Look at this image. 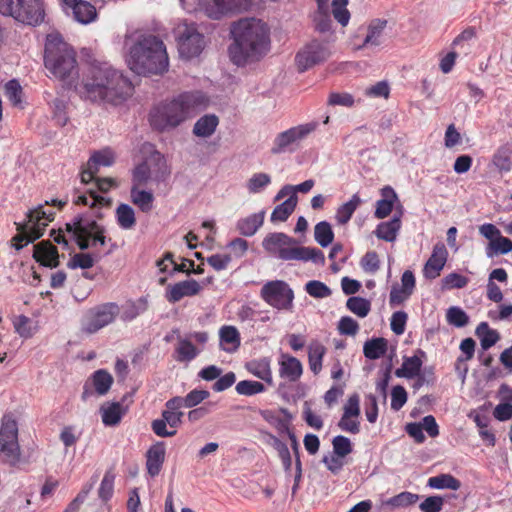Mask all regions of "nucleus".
I'll list each match as a JSON object with an SVG mask.
<instances>
[{
	"mask_svg": "<svg viewBox=\"0 0 512 512\" xmlns=\"http://www.w3.org/2000/svg\"><path fill=\"white\" fill-rule=\"evenodd\" d=\"M360 397L352 394L343 406V414L338 422V427L345 432L357 434L360 431Z\"/></svg>",
	"mask_w": 512,
	"mask_h": 512,
	"instance_id": "17",
	"label": "nucleus"
},
{
	"mask_svg": "<svg viewBox=\"0 0 512 512\" xmlns=\"http://www.w3.org/2000/svg\"><path fill=\"white\" fill-rule=\"evenodd\" d=\"M303 373L302 363L288 354H282L279 361V375L291 382L297 381Z\"/></svg>",
	"mask_w": 512,
	"mask_h": 512,
	"instance_id": "24",
	"label": "nucleus"
},
{
	"mask_svg": "<svg viewBox=\"0 0 512 512\" xmlns=\"http://www.w3.org/2000/svg\"><path fill=\"white\" fill-rule=\"evenodd\" d=\"M101 418L106 426H115L119 424L126 413V408L120 403H104L100 408Z\"/></svg>",
	"mask_w": 512,
	"mask_h": 512,
	"instance_id": "31",
	"label": "nucleus"
},
{
	"mask_svg": "<svg viewBox=\"0 0 512 512\" xmlns=\"http://www.w3.org/2000/svg\"><path fill=\"white\" fill-rule=\"evenodd\" d=\"M126 63L129 69L144 77L162 76L169 70L165 44L153 34H142L137 39L127 38Z\"/></svg>",
	"mask_w": 512,
	"mask_h": 512,
	"instance_id": "2",
	"label": "nucleus"
},
{
	"mask_svg": "<svg viewBox=\"0 0 512 512\" xmlns=\"http://www.w3.org/2000/svg\"><path fill=\"white\" fill-rule=\"evenodd\" d=\"M165 445L163 442H157L147 451L146 467L151 476H156L161 471L165 460Z\"/></svg>",
	"mask_w": 512,
	"mask_h": 512,
	"instance_id": "26",
	"label": "nucleus"
},
{
	"mask_svg": "<svg viewBox=\"0 0 512 512\" xmlns=\"http://www.w3.org/2000/svg\"><path fill=\"white\" fill-rule=\"evenodd\" d=\"M298 198L289 197L283 203L277 205L271 213V222H284L293 213L297 206Z\"/></svg>",
	"mask_w": 512,
	"mask_h": 512,
	"instance_id": "44",
	"label": "nucleus"
},
{
	"mask_svg": "<svg viewBox=\"0 0 512 512\" xmlns=\"http://www.w3.org/2000/svg\"><path fill=\"white\" fill-rule=\"evenodd\" d=\"M0 452L5 461L12 466L20 463V447L18 443V425L9 414L2 417L0 426Z\"/></svg>",
	"mask_w": 512,
	"mask_h": 512,
	"instance_id": "10",
	"label": "nucleus"
},
{
	"mask_svg": "<svg viewBox=\"0 0 512 512\" xmlns=\"http://www.w3.org/2000/svg\"><path fill=\"white\" fill-rule=\"evenodd\" d=\"M254 0H213L216 11L208 10L211 18L219 19L227 14L241 13L249 10Z\"/></svg>",
	"mask_w": 512,
	"mask_h": 512,
	"instance_id": "22",
	"label": "nucleus"
},
{
	"mask_svg": "<svg viewBox=\"0 0 512 512\" xmlns=\"http://www.w3.org/2000/svg\"><path fill=\"white\" fill-rule=\"evenodd\" d=\"M178 51L182 58L191 59L198 56L204 46L203 34H180L177 39Z\"/></svg>",
	"mask_w": 512,
	"mask_h": 512,
	"instance_id": "20",
	"label": "nucleus"
},
{
	"mask_svg": "<svg viewBox=\"0 0 512 512\" xmlns=\"http://www.w3.org/2000/svg\"><path fill=\"white\" fill-rule=\"evenodd\" d=\"M34 258L43 266L56 267L59 263V254L54 245L41 242L34 246Z\"/></svg>",
	"mask_w": 512,
	"mask_h": 512,
	"instance_id": "25",
	"label": "nucleus"
},
{
	"mask_svg": "<svg viewBox=\"0 0 512 512\" xmlns=\"http://www.w3.org/2000/svg\"><path fill=\"white\" fill-rule=\"evenodd\" d=\"M265 218V211L251 214L242 218L237 223V229L243 236H253L258 229L263 225Z\"/></svg>",
	"mask_w": 512,
	"mask_h": 512,
	"instance_id": "33",
	"label": "nucleus"
},
{
	"mask_svg": "<svg viewBox=\"0 0 512 512\" xmlns=\"http://www.w3.org/2000/svg\"><path fill=\"white\" fill-rule=\"evenodd\" d=\"M307 293L314 298H326L331 295L330 288L323 282L312 280L306 284Z\"/></svg>",
	"mask_w": 512,
	"mask_h": 512,
	"instance_id": "63",
	"label": "nucleus"
},
{
	"mask_svg": "<svg viewBox=\"0 0 512 512\" xmlns=\"http://www.w3.org/2000/svg\"><path fill=\"white\" fill-rule=\"evenodd\" d=\"M88 192L89 195L86 193L75 192L72 197L73 204L89 206L92 209L111 206L112 200L110 198L99 196L92 189H90Z\"/></svg>",
	"mask_w": 512,
	"mask_h": 512,
	"instance_id": "27",
	"label": "nucleus"
},
{
	"mask_svg": "<svg viewBox=\"0 0 512 512\" xmlns=\"http://www.w3.org/2000/svg\"><path fill=\"white\" fill-rule=\"evenodd\" d=\"M62 34H47L44 65L49 78L64 81V43Z\"/></svg>",
	"mask_w": 512,
	"mask_h": 512,
	"instance_id": "11",
	"label": "nucleus"
},
{
	"mask_svg": "<svg viewBox=\"0 0 512 512\" xmlns=\"http://www.w3.org/2000/svg\"><path fill=\"white\" fill-rule=\"evenodd\" d=\"M270 46L268 34H232L228 57L234 65L245 67L260 61Z\"/></svg>",
	"mask_w": 512,
	"mask_h": 512,
	"instance_id": "4",
	"label": "nucleus"
},
{
	"mask_svg": "<svg viewBox=\"0 0 512 512\" xmlns=\"http://www.w3.org/2000/svg\"><path fill=\"white\" fill-rule=\"evenodd\" d=\"M263 299L277 309H288L293 300V292L283 281H272L263 286Z\"/></svg>",
	"mask_w": 512,
	"mask_h": 512,
	"instance_id": "15",
	"label": "nucleus"
},
{
	"mask_svg": "<svg viewBox=\"0 0 512 512\" xmlns=\"http://www.w3.org/2000/svg\"><path fill=\"white\" fill-rule=\"evenodd\" d=\"M428 486L433 489H451L458 490L461 486L459 480L450 474H441L429 478Z\"/></svg>",
	"mask_w": 512,
	"mask_h": 512,
	"instance_id": "50",
	"label": "nucleus"
},
{
	"mask_svg": "<svg viewBox=\"0 0 512 512\" xmlns=\"http://www.w3.org/2000/svg\"><path fill=\"white\" fill-rule=\"evenodd\" d=\"M419 499L417 494L411 492H401L398 495L391 497L383 502L384 506L391 509L406 508L415 504Z\"/></svg>",
	"mask_w": 512,
	"mask_h": 512,
	"instance_id": "49",
	"label": "nucleus"
},
{
	"mask_svg": "<svg viewBox=\"0 0 512 512\" xmlns=\"http://www.w3.org/2000/svg\"><path fill=\"white\" fill-rule=\"evenodd\" d=\"M447 257L448 252L445 245L443 243H437L433 248V252L430 258L427 260L424 266V277L428 279L437 278L445 266Z\"/></svg>",
	"mask_w": 512,
	"mask_h": 512,
	"instance_id": "21",
	"label": "nucleus"
},
{
	"mask_svg": "<svg viewBox=\"0 0 512 512\" xmlns=\"http://www.w3.org/2000/svg\"><path fill=\"white\" fill-rule=\"evenodd\" d=\"M209 392L206 390H192L184 398L180 397L182 407H194L209 397Z\"/></svg>",
	"mask_w": 512,
	"mask_h": 512,
	"instance_id": "61",
	"label": "nucleus"
},
{
	"mask_svg": "<svg viewBox=\"0 0 512 512\" xmlns=\"http://www.w3.org/2000/svg\"><path fill=\"white\" fill-rule=\"evenodd\" d=\"M512 252V241L501 234L486 247V254L492 258L497 255H504Z\"/></svg>",
	"mask_w": 512,
	"mask_h": 512,
	"instance_id": "47",
	"label": "nucleus"
},
{
	"mask_svg": "<svg viewBox=\"0 0 512 512\" xmlns=\"http://www.w3.org/2000/svg\"><path fill=\"white\" fill-rule=\"evenodd\" d=\"M317 128L316 122L305 123L294 126L286 131L279 133L272 147V153L279 154L298 145L303 139L308 137Z\"/></svg>",
	"mask_w": 512,
	"mask_h": 512,
	"instance_id": "13",
	"label": "nucleus"
},
{
	"mask_svg": "<svg viewBox=\"0 0 512 512\" xmlns=\"http://www.w3.org/2000/svg\"><path fill=\"white\" fill-rule=\"evenodd\" d=\"M271 176L264 172L254 173L246 181V189L249 194H259L271 184Z\"/></svg>",
	"mask_w": 512,
	"mask_h": 512,
	"instance_id": "46",
	"label": "nucleus"
},
{
	"mask_svg": "<svg viewBox=\"0 0 512 512\" xmlns=\"http://www.w3.org/2000/svg\"><path fill=\"white\" fill-rule=\"evenodd\" d=\"M66 232L72 233L74 241L82 250L106 245L105 229L95 220L79 216L73 223H66Z\"/></svg>",
	"mask_w": 512,
	"mask_h": 512,
	"instance_id": "9",
	"label": "nucleus"
},
{
	"mask_svg": "<svg viewBox=\"0 0 512 512\" xmlns=\"http://www.w3.org/2000/svg\"><path fill=\"white\" fill-rule=\"evenodd\" d=\"M4 92L7 99L13 106H21L22 103V87L18 80H9L4 86Z\"/></svg>",
	"mask_w": 512,
	"mask_h": 512,
	"instance_id": "54",
	"label": "nucleus"
},
{
	"mask_svg": "<svg viewBox=\"0 0 512 512\" xmlns=\"http://www.w3.org/2000/svg\"><path fill=\"white\" fill-rule=\"evenodd\" d=\"M201 291L200 284L194 279L177 282L166 288L165 298L170 303H176L184 297H191L199 294Z\"/></svg>",
	"mask_w": 512,
	"mask_h": 512,
	"instance_id": "19",
	"label": "nucleus"
},
{
	"mask_svg": "<svg viewBox=\"0 0 512 512\" xmlns=\"http://www.w3.org/2000/svg\"><path fill=\"white\" fill-rule=\"evenodd\" d=\"M208 104V97L200 91L182 93L155 106L149 120L156 130H172L205 109Z\"/></svg>",
	"mask_w": 512,
	"mask_h": 512,
	"instance_id": "3",
	"label": "nucleus"
},
{
	"mask_svg": "<svg viewBox=\"0 0 512 512\" xmlns=\"http://www.w3.org/2000/svg\"><path fill=\"white\" fill-rule=\"evenodd\" d=\"M96 257L89 253H75L71 256L68 266L72 269L81 268L88 269L91 268L96 262Z\"/></svg>",
	"mask_w": 512,
	"mask_h": 512,
	"instance_id": "58",
	"label": "nucleus"
},
{
	"mask_svg": "<svg viewBox=\"0 0 512 512\" xmlns=\"http://www.w3.org/2000/svg\"><path fill=\"white\" fill-rule=\"evenodd\" d=\"M116 154L110 148H104L99 151H95L82 166L80 171V180L84 184L91 183L96 174L99 173L101 167H110L115 163Z\"/></svg>",
	"mask_w": 512,
	"mask_h": 512,
	"instance_id": "14",
	"label": "nucleus"
},
{
	"mask_svg": "<svg viewBox=\"0 0 512 512\" xmlns=\"http://www.w3.org/2000/svg\"><path fill=\"white\" fill-rule=\"evenodd\" d=\"M344 44L353 51L367 54L374 52L384 44L382 34H344Z\"/></svg>",
	"mask_w": 512,
	"mask_h": 512,
	"instance_id": "18",
	"label": "nucleus"
},
{
	"mask_svg": "<svg viewBox=\"0 0 512 512\" xmlns=\"http://www.w3.org/2000/svg\"><path fill=\"white\" fill-rule=\"evenodd\" d=\"M119 312V307L115 303L101 305L90 313L84 324V329L89 333H94L112 323Z\"/></svg>",
	"mask_w": 512,
	"mask_h": 512,
	"instance_id": "16",
	"label": "nucleus"
},
{
	"mask_svg": "<svg viewBox=\"0 0 512 512\" xmlns=\"http://www.w3.org/2000/svg\"><path fill=\"white\" fill-rule=\"evenodd\" d=\"M180 397H174L167 401L166 409L162 412V419L172 428L178 427L182 422L183 412Z\"/></svg>",
	"mask_w": 512,
	"mask_h": 512,
	"instance_id": "34",
	"label": "nucleus"
},
{
	"mask_svg": "<svg viewBox=\"0 0 512 512\" xmlns=\"http://www.w3.org/2000/svg\"><path fill=\"white\" fill-rule=\"evenodd\" d=\"M145 184H136L132 182L130 189V201L138 207L143 213H148L153 209L154 195L151 191L143 189Z\"/></svg>",
	"mask_w": 512,
	"mask_h": 512,
	"instance_id": "23",
	"label": "nucleus"
},
{
	"mask_svg": "<svg viewBox=\"0 0 512 512\" xmlns=\"http://www.w3.org/2000/svg\"><path fill=\"white\" fill-rule=\"evenodd\" d=\"M361 268L368 274H375L380 268L379 256L376 252H367L360 261Z\"/></svg>",
	"mask_w": 512,
	"mask_h": 512,
	"instance_id": "60",
	"label": "nucleus"
},
{
	"mask_svg": "<svg viewBox=\"0 0 512 512\" xmlns=\"http://www.w3.org/2000/svg\"><path fill=\"white\" fill-rule=\"evenodd\" d=\"M388 342L384 338H374L364 343L363 353L366 358L375 360L382 357L387 351Z\"/></svg>",
	"mask_w": 512,
	"mask_h": 512,
	"instance_id": "43",
	"label": "nucleus"
},
{
	"mask_svg": "<svg viewBox=\"0 0 512 512\" xmlns=\"http://www.w3.org/2000/svg\"><path fill=\"white\" fill-rule=\"evenodd\" d=\"M245 367L255 377L263 380L269 385L273 384L271 360L269 358L252 360L246 363Z\"/></svg>",
	"mask_w": 512,
	"mask_h": 512,
	"instance_id": "28",
	"label": "nucleus"
},
{
	"mask_svg": "<svg viewBox=\"0 0 512 512\" xmlns=\"http://www.w3.org/2000/svg\"><path fill=\"white\" fill-rule=\"evenodd\" d=\"M267 24L255 17H245L233 22L230 32H265Z\"/></svg>",
	"mask_w": 512,
	"mask_h": 512,
	"instance_id": "37",
	"label": "nucleus"
},
{
	"mask_svg": "<svg viewBox=\"0 0 512 512\" xmlns=\"http://www.w3.org/2000/svg\"><path fill=\"white\" fill-rule=\"evenodd\" d=\"M220 347L226 352H235L240 346V334L234 326H223L219 330Z\"/></svg>",
	"mask_w": 512,
	"mask_h": 512,
	"instance_id": "32",
	"label": "nucleus"
},
{
	"mask_svg": "<svg viewBox=\"0 0 512 512\" xmlns=\"http://www.w3.org/2000/svg\"><path fill=\"white\" fill-rule=\"evenodd\" d=\"M332 14L343 27H345L350 20V12L347 9L348 0H332Z\"/></svg>",
	"mask_w": 512,
	"mask_h": 512,
	"instance_id": "55",
	"label": "nucleus"
},
{
	"mask_svg": "<svg viewBox=\"0 0 512 512\" xmlns=\"http://www.w3.org/2000/svg\"><path fill=\"white\" fill-rule=\"evenodd\" d=\"M401 228L400 216L394 217L392 220L382 222L377 226L375 235L382 240L387 242H393L397 238V234Z\"/></svg>",
	"mask_w": 512,
	"mask_h": 512,
	"instance_id": "39",
	"label": "nucleus"
},
{
	"mask_svg": "<svg viewBox=\"0 0 512 512\" xmlns=\"http://www.w3.org/2000/svg\"><path fill=\"white\" fill-rule=\"evenodd\" d=\"M262 246L268 254L277 256L284 261L310 260L316 264L325 262V257L319 249L298 247L291 237L281 232L267 234L262 241Z\"/></svg>",
	"mask_w": 512,
	"mask_h": 512,
	"instance_id": "5",
	"label": "nucleus"
},
{
	"mask_svg": "<svg viewBox=\"0 0 512 512\" xmlns=\"http://www.w3.org/2000/svg\"><path fill=\"white\" fill-rule=\"evenodd\" d=\"M476 334L480 338L481 347L485 350L492 347L499 339L498 333L490 329L485 322L477 327Z\"/></svg>",
	"mask_w": 512,
	"mask_h": 512,
	"instance_id": "52",
	"label": "nucleus"
},
{
	"mask_svg": "<svg viewBox=\"0 0 512 512\" xmlns=\"http://www.w3.org/2000/svg\"><path fill=\"white\" fill-rule=\"evenodd\" d=\"M113 382L112 376L104 371V370H98L94 373L93 376V383L95 390L100 394L104 395L108 392Z\"/></svg>",
	"mask_w": 512,
	"mask_h": 512,
	"instance_id": "57",
	"label": "nucleus"
},
{
	"mask_svg": "<svg viewBox=\"0 0 512 512\" xmlns=\"http://www.w3.org/2000/svg\"><path fill=\"white\" fill-rule=\"evenodd\" d=\"M219 124V118L214 114H206L200 117L193 127V133L197 137L207 138L216 131Z\"/></svg>",
	"mask_w": 512,
	"mask_h": 512,
	"instance_id": "35",
	"label": "nucleus"
},
{
	"mask_svg": "<svg viewBox=\"0 0 512 512\" xmlns=\"http://www.w3.org/2000/svg\"><path fill=\"white\" fill-rule=\"evenodd\" d=\"M330 55L331 49L329 44L314 39L297 51L294 64L297 71L303 73L315 65L326 61Z\"/></svg>",
	"mask_w": 512,
	"mask_h": 512,
	"instance_id": "12",
	"label": "nucleus"
},
{
	"mask_svg": "<svg viewBox=\"0 0 512 512\" xmlns=\"http://www.w3.org/2000/svg\"><path fill=\"white\" fill-rule=\"evenodd\" d=\"M447 321L456 327H463L468 323V316L464 310L459 307H450L446 314Z\"/></svg>",
	"mask_w": 512,
	"mask_h": 512,
	"instance_id": "64",
	"label": "nucleus"
},
{
	"mask_svg": "<svg viewBox=\"0 0 512 512\" xmlns=\"http://www.w3.org/2000/svg\"><path fill=\"white\" fill-rule=\"evenodd\" d=\"M12 323L15 332L24 339L31 338L38 330L37 322L25 315L15 316Z\"/></svg>",
	"mask_w": 512,
	"mask_h": 512,
	"instance_id": "38",
	"label": "nucleus"
},
{
	"mask_svg": "<svg viewBox=\"0 0 512 512\" xmlns=\"http://www.w3.org/2000/svg\"><path fill=\"white\" fill-rule=\"evenodd\" d=\"M144 151L146 157L132 170V182L158 186L168 179L169 166L165 157L151 145L145 146Z\"/></svg>",
	"mask_w": 512,
	"mask_h": 512,
	"instance_id": "6",
	"label": "nucleus"
},
{
	"mask_svg": "<svg viewBox=\"0 0 512 512\" xmlns=\"http://www.w3.org/2000/svg\"><path fill=\"white\" fill-rule=\"evenodd\" d=\"M361 199L357 194H354L351 199L342 204L336 212V220L339 224H346L352 217L353 213L360 205Z\"/></svg>",
	"mask_w": 512,
	"mask_h": 512,
	"instance_id": "48",
	"label": "nucleus"
},
{
	"mask_svg": "<svg viewBox=\"0 0 512 512\" xmlns=\"http://www.w3.org/2000/svg\"><path fill=\"white\" fill-rule=\"evenodd\" d=\"M422 367V360L418 356L404 357L402 366L395 371L399 378H414L419 375Z\"/></svg>",
	"mask_w": 512,
	"mask_h": 512,
	"instance_id": "40",
	"label": "nucleus"
},
{
	"mask_svg": "<svg viewBox=\"0 0 512 512\" xmlns=\"http://www.w3.org/2000/svg\"><path fill=\"white\" fill-rule=\"evenodd\" d=\"M492 165L500 173H507L512 170V149L502 146L494 153Z\"/></svg>",
	"mask_w": 512,
	"mask_h": 512,
	"instance_id": "41",
	"label": "nucleus"
},
{
	"mask_svg": "<svg viewBox=\"0 0 512 512\" xmlns=\"http://www.w3.org/2000/svg\"><path fill=\"white\" fill-rule=\"evenodd\" d=\"M117 224L123 230H132L136 225V214L129 204L121 203L115 210Z\"/></svg>",
	"mask_w": 512,
	"mask_h": 512,
	"instance_id": "36",
	"label": "nucleus"
},
{
	"mask_svg": "<svg viewBox=\"0 0 512 512\" xmlns=\"http://www.w3.org/2000/svg\"><path fill=\"white\" fill-rule=\"evenodd\" d=\"M236 392L240 395L252 396L265 391V386L258 381L243 380L237 383Z\"/></svg>",
	"mask_w": 512,
	"mask_h": 512,
	"instance_id": "56",
	"label": "nucleus"
},
{
	"mask_svg": "<svg viewBox=\"0 0 512 512\" xmlns=\"http://www.w3.org/2000/svg\"><path fill=\"white\" fill-rule=\"evenodd\" d=\"M66 5H72L75 19L80 23H90L97 16L95 7L87 1L66 0Z\"/></svg>",
	"mask_w": 512,
	"mask_h": 512,
	"instance_id": "30",
	"label": "nucleus"
},
{
	"mask_svg": "<svg viewBox=\"0 0 512 512\" xmlns=\"http://www.w3.org/2000/svg\"><path fill=\"white\" fill-rule=\"evenodd\" d=\"M347 308L360 318L366 317L371 310V303L362 297H350L346 302Z\"/></svg>",
	"mask_w": 512,
	"mask_h": 512,
	"instance_id": "53",
	"label": "nucleus"
},
{
	"mask_svg": "<svg viewBox=\"0 0 512 512\" xmlns=\"http://www.w3.org/2000/svg\"><path fill=\"white\" fill-rule=\"evenodd\" d=\"M326 348L319 342H312L308 347V360L311 371L318 374L322 370V360Z\"/></svg>",
	"mask_w": 512,
	"mask_h": 512,
	"instance_id": "45",
	"label": "nucleus"
},
{
	"mask_svg": "<svg viewBox=\"0 0 512 512\" xmlns=\"http://www.w3.org/2000/svg\"><path fill=\"white\" fill-rule=\"evenodd\" d=\"M314 237L320 246L327 247L330 245L334 239V233L331 225L326 221H321L316 224L314 228Z\"/></svg>",
	"mask_w": 512,
	"mask_h": 512,
	"instance_id": "51",
	"label": "nucleus"
},
{
	"mask_svg": "<svg viewBox=\"0 0 512 512\" xmlns=\"http://www.w3.org/2000/svg\"><path fill=\"white\" fill-rule=\"evenodd\" d=\"M27 218L25 223L18 225L19 233L13 238L18 250L42 236L46 226L54 218V211L50 207L38 206L29 211Z\"/></svg>",
	"mask_w": 512,
	"mask_h": 512,
	"instance_id": "8",
	"label": "nucleus"
},
{
	"mask_svg": "<svg viewBox=\"0 0 512 512\" xmlns=\"http://www.w3.org/2000/svg\"><path fill=\"white\" fill-rule=\"evenodd\" d=\"M74 90L95 102L121 104L133 94V85L123 73L106 62L95 61L85 70L81 84Z\"/></svg>",
	"mask_w": 512,
	"mask_h": 512,
	"instance_id": "1",
	"label": "nucleus"
},
{
	"mask_svg": "<svg viewBox=\"0 0 512 512\" xmlns=\"http://www.w3.org/2000/svg\"><path fill=\"white\" fill-rule=\"evenodd\" d=\"M114 480V474L110 471H107L98 489V495L101 500L108 501L112 497L114 491Z\"/></svg>",
	"mask_w": 512,
	"mask_h": 512,
	"instance_id": "59",
	"label": "nucleus"
},
{
	"mask_svg": "<svg viewBox=\"0 0 512 512\" xmlns=\"http://www.w3.org/2000/svg\"><path fill=\"white\" fill-rule=\"evenodd\" d=\"M382 199L378 200L376 203L375 217L378 219H383L387 217L393 207L394 204L398 201V196L393 188L386 186L381 190Z\"/></svg>",
	"mask_w": 512,
	"mask_h": 512,
	"instance_id": "29",
	"label": "nucleus"
},
{
	"mask_svg": "<svg viewBox=\"0 0 512 512\" xmlns=\"http://www.w3.org/2000/svg\"><path fill=\"white\" fill-rule=\"evenodd\" d=\"M0 13L29 27H37L45 20L41 0H0Z\"/></svg>",
	"mask_w": 512,
	"mask_h": 512,
	"instance_id": "7",
	"label": "nucleus"
},
{
	"mask_svg": "<svg viewBox=\"0 0 512 512\" xmlns=\"http://www.w3.org/2000/svg\"><path fill=\"white\" fill-rule=\"evenodd\" d=\"M200 351L201 349L193 345L190 339L180 338L175 348V352L177 354L176 360L179 362L191 361L200 353Z\"/></svg>",
	"mask_w": 512,
	"mask_h": 512,
	"instance_id": "42",
	"label": "nucleus"
},
{
	"mask_svg": "<svg viewBox=\"0 0 512 512\" xmlns=\"http://www.w3.org/2000/svg\"><path fill=\"white\" fill-rule=\"evenodd\" d=\"M467 284L468 278L458 273H450L442 279V289L445 290L463 288Z\"/></svg>",
	"mask_w": 512,
	"mask_h": 512,
	"instance_id": "62",
	"label": "nucleus"
}]
</instances>
